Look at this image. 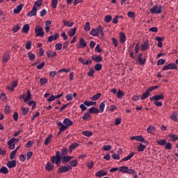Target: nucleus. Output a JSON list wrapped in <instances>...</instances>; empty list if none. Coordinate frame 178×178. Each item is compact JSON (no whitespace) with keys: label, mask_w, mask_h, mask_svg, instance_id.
<instances>
[{"label":"nucleus","mask_w":178,"mask_h":178,"mask_svg":"<svg viewBox=\"0 0 178 178\" xmlns=\"http://www.w3.org/2000/svg\"><path fill=\"white\" fill-rule=\"evenodd\" d=\"M94 73H95V71H94V69L90 68V71L88 72V76L89 77H92V76H94Z\"/></svg>","instance_id":"59"},{"label":"nucleus","mask_w":178,"mask_h":178,"mask_svg":"<svg viewBox=\"0 0 178 178\" xmlns=\"http://www.w3.org/2000/svg\"><path fill=\"white\" fill-rule=\"evenodd\" d=\"M53 136L52 134L49 135L44 140V145H49V143L52 141Z\"/></svg>","instance_id":"28"},{"label":"nucleus","mask_w":178,"mask_h":178,"mask_svg":"<svg viewBox=\"0 0 178 178\" xmlns=\"http://www.w3.org/2000/svg\"><path fill=\"white\" fill-rule=\"evenodd\" d=\"M165 62L166 60L161 58L157 61V66H162V65H165Z\"/></svg>","instance_id":"56"},{"label":"nucleus","mask_w":178,"mask_h":178,"mask_svg":"<svg viewBox=\"0 0 178 178\" xmlns=\"http://www.w3.org/2000/svg\"><path fill=\"white\" fill-rule=\"evenodd\" d=\"M120 123H122V118H116L115 119V126H119V124H120Z\"/></svg>","instance_id":"58"},{"label":"nucleus","mask_w":178,"mask_h":178,"mask_svg":"<svg viewBox=\"0 0 178 178\" xmlns=\"http://www.w3.org/2000/svg\"><path fill=\"white\" fill-rule=\"evenodd\" d=\"M16 161L15 160L8 161L7 162V166L9 169H12V168H16Z\"/></svg>","instance_id":"14"},{"label":"nucleus","mask_w":178,"mask_h":178,"mask_svg":"<svg viewBox=\"0 0 178 178\" xmlns=\"http://www.w3.org/2000/svg\"><path fill=\"white\" fill-rule=\"evenodd\" d=\"M16 154H17V152H16V150H13L10 154V159L11 161H13V159H15V156H16Z\"/></svg>","instance_id":"51"},{"label":"nucleus","mask_w":178,"mask_h":178,"mask_svg":"<svg viewBox=\"0 0 178 178\" xmlns=\"http://www.w3.org/2000/svg\"><path fill=\"white\" fill-rule=\"evenodd\" d=\"M33 145H34V142H33L32 140H29L27 142L26 147V148H31Z\"/></svg>","instance_id":"60"},{"label":"nucleus","mask_w":178,"mask_h":178,"mask_svg":"<svg viewBox=\"0 0 178 178\" xmlns=\"http://www.w3.org/2000/svg\"><path fill=\"white\" fill-rule=\"evenodd\" d=\"M131 140H135L136 141L142 143V141H144V137L143 136H132L131 137Z\"/></svg>","instance_id":"27"},{"label":"nucleus","mask_w":178,"mask_h":178,"mask_svg":"<svg viewBox=\"0 0 178 178\" xmlns=\"http://www.w3.org/2000/svg\"><path fill=\"white\" fill-rule=\"evenodd\" d=\"M62 47H63V44L62 43H56L55 45V49L56 51H60L62 49Z\"/></svg>","instance_id":"54"},{"label":"nucleus","mask_w":178,"mask_h":178,"mask_svg":"<svg viewBox=\"0 0 178 178\" xmlns=\"http://www.w3.org/2000/svg\"><path fill=\"white\" fill-rule=\"evenodd\" d=\"M126 34H124V32H120V41L121 44H124L126 42Z\"/></svg>","instance_id":"18"},{"label":"nucleus","mask_w":178,"mask_h":178,"mask_svg":"<svg viewBox=\"0 0 178 178\" xmlns=\"http://www.w3.org/2000/svg\"><path fill=\"white\" fill-rule=\"evenodd\" d=\"M77 30V28L74 27V28H72L70 30V31L68 32V35L70 37H73L76 34V31Z\"/></svg>","instance_id":"30"},{"label":"nucleus","mask_w":178,"mask_h":178,"mask_svg":"<svg viewBox=\"0 0 178 178\" xmlns=\"http://www.w3.org/2000/svg\"><path fill=\"white\" fill-rule=\"evenodd\" d=\"M104 109H105V101L102 102L99 104V112H100V113H104Z\"/></svg>","instance_id":"37"},{"label":"nucleus","mask_w":178,"mask_h":178,"mask_svg":"<svg viewBox=\"0 0 178 178\" xmlns=\"http://www.w3.org/2000/svg\"><path fill=\"white\" fill-rule=\"evenodd\" d=\"M129 170V167L122 165L119 168V171L122 172L123 173H127V170Z\"/></svg>","instance_id":"36"},{"label":"nucleus","mask_w":178,"mask_h":178,"mask_svg":"<svg viewBox=\"0 0 178 178\" xmlns=\"http://www.w3.org/2000/svg\"><path fill=\"white\" fill-rule=\"evenodd\" d=\"M67 154H69V149L67 147H63L60 149V155L62 156H67Z\"/></svg>","instance_id":"19"},{"label":"nucleus","mask_w":178,"mask_h":178,"mask_svg":"<svg viewBox=\"0 0 178 178\" xmlns=\"http://www.w3.org/2000/svg\"><path fill=\"white\" fill-rule=\"evenodd\" d=\"M102 94L101 93H97L93 97H90V99L92 101H97V99H99L101 97Z\"/></svg>","instance_id":"40"},{"label":"nucleus","mask_w":178,"mask_h":178,"mask_svg":"<svg viewBox=\"0 0 178 178\" xmlns=\"http://www.w3.org/2000/svg\"><path fill=\"white\" fill-rule=\"evenodd\" d=\"M82 135L86 136V137H92V132H91L90 131H82Z\"/></svg>","instance_id":"39"},{"label":"nucleus","mask_w":178,"mask_h":178,"mask_svg":"<svg viewBox=\"0 0 178 178\" xmlns=\"http://www.w3.org/2000/svg\"><path fill=\"white\" fill-rule=\"evenodd\" d=\"M157 144H159V145H165L166 144V140L163 139L161 140L157 141Z\"/></svg>","instance_id":"63"},{"label":"nucleus","mask_w":178,"mask_h":178,"mask_svg":"<svg viewBox=\"0 0 178 178\" xmlns=\"http://www.w3.org/2000/svg\"><path fill=\"white\" fill-rule=\"evenodd\" d=\"M138 62L140 66H144L147 62V58H143V54L140 53L137 57Z\"/></svg>","instance_id":"6"},{"label":"nucleus","mask_w":178,"mask_h":178,"mask_svg":"<svg viewBox=\"0 0 178 178\" xmlns=\"http://www.w3.org/2000/svg\"><path fill=\"white\" fill-rule=\"evenodd\" d=\"M95 176L96 177H102V176H108V172L101 170L95 173Z\"/></svg>","instance_id":"11"},{"label":"nucleus","mask_w":178,"mask_h":178,"mask_svg":"<svg viewBox=\"0 0 178 178\" xmlns=\"http://www.w3.org/2000/svg\"><path fill=\"white\" fill-rule=\"evenodd\" d=\"M67 101H72L73 99V94L70 93L66 95L65 97Z\"/></svg>","instance_id":"62"},{"label":"nucleus","mask_w":178,"mask_h":178,"mask_svg":"<svg viewBox=\"0 0 178 178\" xmlns=\"http://www.w3.org/2000/svg\"><path fill=\"white\" fill-rule=\"evenodd\" d=\"M58 38H59V33H56L54 35H51L48 38L47 42H52V41H56Z\"/></svg>","instance_id":"10"},{"label":"nucleus","mask_w":178,"mask_h":178,"mask_svg":"<svg viewBox=\"0 0 178 178\" xmlns=\"http://www.w3.org/2000/svg\"><path fill=\"white\" fill-rule=\"evenodd\" d=\"M150 13H162V5L155 4L152 8L149 9Z\"/></svg>","instance_id":"2"},{"label":"nucleus","mask_w":178,"mask_h":178,"mask_svg":"<svg viewBox=\"0 0 178 178\" xmlns=\"http://www.w3.org/2000/svg\"><path fill=\"white\" fill-rule=\"evenodd\" d=\"M168 137H170V138H172V141H173V143H175V141H177L178 140V137L177 135L175 134H170Z\"/></svg>","instance_id":"42"},{"label":"nucleus","mask_w":178,"mask_h":178,"mask_svg":"<svg viewBox=\"0 0 178 178\" xmlns=\"http://www.w3.org/2000/svg\"><path fill=\"white\" fill-rule=\"evenodd\" d=\"M47 58H55L56 56V51H53L52 50H49L47 51Z\"/></svg>","instance_id":"23"},{"label":"nucleus","mask_w":178,"mask_h":178,"mask_svg":"<svg viewBox=\"0 0 178 178\" xmlns=\"http://www.w3.org/2000/svg\"><path fill=\"white\" fill-rule=\"evenodd\" d=\"M28 56H29V60H34L35 59V54L31 53V51H29L28 53Z\"/></svg>","instance_id":"43"},{"label":"nucleus","mask_w":178,"mask_h":178,"mask_svg":"<svg viewBox=\"0 0 178 178\" xmlns=\"http://www.w3.org/2000/svg\"><path fill=\"white\" fill-rule=\"evenodd\" d=\"M177 65L175 63H170L163 67V70H177Z\"/></svg>","instance_id":"5"},{"label":"nucleus","mask_w":178,"mask_h":178,"mask_svg":"<svg viewBox=\"0 0 178 178\" xmlns=\"http://www.w3.org/2000/svg\"><path fill=\"white\" fill-rule=\"evenodd\" d=\"M50 161L51 163H56L57 166H60V163L65 165V163L70 162V160L69 159V156H62V154H60V152L59 151L56 152V155L52 156L50 158Z\"/></svg>","instance_id":"1"},{"label":"nucleus","mask_w":178,"mask_h":178,"mask_svg":"<svg viewBox=\"0 0 178 178\" xmlns=\"http://www.w3.org/2000/svg\"><path fill=\"white\" fill-rule=\"evenodd\" d=\"M51 6H52L53 9H56V8L58 6V0H52Z\"/></svg>","instance_id":"55"},{"label":"nucleus","mask_w":178,"mask_h":178,"mask_svg":"<svg viewBox=\"0 0 178 178\" xmlns=\"http://www.w3.org/2000/svg\"><path fill=\"white\" fill-rule=\"evenodd\" d=\"M127 16H128V17H131L132 19H135L136 13H134V12H133V11H129L127 13Z\"/></svg>","instance_id":"57"},{"label":"nucleus","mask_w":178,"mask_h":178,"mask_svg":"<svg viewBox=\"0 0 178 178\" xmlns=\"http://www.w3.org/2000/svg\"><path fill=\"white\" fill-rule=\"evenodd\" d=\"M146 147L147 146H145V145H143V143H140L139 145L137 147V149L138 152H143Z\"/></svg>","instance_id":"31"},{"label":"nucleus","mask_w":178,"mask_h":178,"mask_svg":"<svg viewBox=\"0 0 178 178\" xmlns=\"http://www.w3.org/2000/svg\"><path fill=\"white\" fill-rule=\"evenodd\" d=\"M149 94H150L149 92L147 89L146 92L142 95L140 99H142V100L147 99V98H148V97H149Z\"/></svg>","instance_id":"35"},{"label":"nucleus","mask_w":178,"mask_h":178,"mask_svg":"<svg viewBox=\"0 0 178 178\" xmlns=\"http://www.w3.org/2000/svg\"><path fill=\"white\" fill-rule=\"evenodd\" d=\"M79 44L81 45L80 48H86V47H87V42H86V40H84V38H81L79 39Z\"/></svg>","instance_id":"29"},{"label":"nucleus","mask_w":178,"mask_h":178,"mask_svg":"<svg viewBox=\"0 0 178 178\" xmlns=\"http://www.w3.org/2000/svg\"><path fill=\"white\" fill-rule=\"evenodd\" d=\"M78 60L81 62L82 65H88V60H84L83 58L81 57L78 59Z\"/></svg>","instance_id":"53"},{"label":"nucleus","mask_w":178,"mask_h":178,"mask_svg":"<svg viewBox=\"0 0 178 178\" xmlns=\"http://www.w3.org/2000/svg\"><path fill=\"white\" fill-rule=\"evenodd\" d=\"M37 10H38V9H37V6H33L32 10L28 13L27 16H29V17L35 16V15H37Z\"/></svg>","instance_id":"8"},{"label":"nucleus","mask_w":178,"mask_h":178,"mask_svg":"<svg viewBox=\"0 0 178 178\" xmlns=\"http://www.w3.org/2000/svg\"><path fill=\"white\" fill-rule=\"evenodd\" d=\"M88 112L91 113H99V109L95 108V106L91 107L89 110Z\"/></svg>","instance_id":"32"},{"label":"nucleus","mask_w":178,"mask_h":178,"mask_svg":"<svg viewBox=\"0 0 178 178\" xmlns=\"http://www.w3.org/2000/svg\"><path fill=\"white\" fill-rule=\"evenodd\" d=\"M165 95L163 94L156 95L149 98L150 101H161V99H164Z\"/></svg>","instance_id":"7"},{"label":"nucleus","mask_w":178,"mask_h":178,"mask_svg":"<svg viewBox=\"0 0 178 178\" xmlns=\"http://www.w3.org/2000/svg\"><path fill=\"white\" fill-rule=\"evenodd\" d=\"M90 118H91V114L90 113V111H88V113H86L82 117L83 120H88V119H90Z\"/></svg>","instance_id":"34"},{"label":"nucleus","mask_w":178,"mask_h":178,"mask_svg":"<svg viewBox=\"0 0 178 178\" xmlns=\"http://www.w3.org/2000/svg\"><path fill=\"white\" fill-rule=\"evenodd\" d=\"M54 168H55V166H54V164H52V163L51 162H48L45 165V169L46 170H48V172L54 170Z\"/></svg>","instance_id":"22"},{"label":"nucleus","mask_w":178,"mask_h":178,"mask_svg":"<svg viewBox=\"0 0 178 178\" xmlns=\"http://www.w3.org/2000/svg\"><path fill=\"white\" fill-rule=\"evenodd\" d=\"M57 126H58L59 128V131L57 134V136H60V134L62 133H63V131H65V130H67V126H65V124H63V123H62V122H57Z\"/></svg>","instance_id":"3"},{"label":"nucleus","mask_w":178,"mask_h":178,"mask_svg":"<svg viewBox=\"0 0 178 178\" xmlns=\"http://www.w3.org/2000/svg\"><path fill=\"white\" fill-rule=\"evenodd\" d=\"M134 156V152L130 153L127 157L123 158L120 162H127V161H130L131 158Z\"/></svg>","instance_id":"24"},{"label":"nucleus","mask_w":178,"mask_h":178,"mask_svg":"<svg viewBox=\"0 0 178 178\" xmlns=\"http://www.w3.org/2000/svg\"><path fill=\"white\" fill-rule=\"evenodd\" d=\"M24 6V4H21L17 6L15 9H14V13H16L17 15H19L20 12H22V10L23 9V7Z\"/></svg>","instance_id":"20"},{"label":"nucleus","mask_w":178,"mask_h":178,"mask_svg":"<svg viewBox=\"0 0 178 178\" xmlns=\"http://www.w3.org/2000/svg\"><path fill=\"white\" fill-rule=\"evenodd\" d=\"M0 173L8 175V173H9V170L6 166H3L0 168Z\"/></svg>","instance_id":"33"},{"label":"nucleus","mask_w":178,"mask_h":178,"mask_svg":"<svg viewBox=\"0 0 178 178\" xmlns=\"http://www.w3.org/2000/svg\"><path fill=\"white\" fill-rule=\"evenodd\" d=\"M67 172H68V169L65 165L60 166L58 169V173H67Z\"/></svg>","instance_id":"21"},{"label":"nucleus","mask_w":178,"mask_h":178,"mask_svg":"<svg viewBox=\"0 0 178 178\" xmlns=\"http://www.w3.org/2000/svg\"><path fill=\"white\" fill-rule=\"evenodd\" d=\"M124 96V92H123L122 90H119L117 92V97L120 99V98H123Z\"/></svg>","instance_id":"49"},{"label":"nucleus","mask_w":178,"mask_h":178,"mask_svg":"<svg viewBox=\"0 0 178 178\" xmlns=\"http://www.w3.org/2000/svg\"><path fill=\"white\" fill-rule=\"evenodd\" d=\"M26 49H28V50L31 49V41L29 40L26 42Z\"/></svg>","instance_id":"61"},{"label":"nucleus","mask_w":178,"mask_h":178,"mask_svg":"<svg viewBox=\"0 0 178 178\" xmlns=\"http://www.w3.org/2000/svg\"><path fill=\"white\" fill-rule=\"evenodd\" d=\"M40 83L41 86H45V84L48 83V80H47V78H41L40 79Z\"/></svg>","instance_id":"48"},{"label":"nucleus","mask_w":178,"mask_h":178,"mask_svg":"<svg viewBox=\"0 0 178 178\" xmlns=\"http://www.w3.org/2000/svg\"><path fill=\"white\" fill-rule=\"evenodd\" d=\"M84 105L86 106H92V105H97V102H88V101H85L83 102Z\"/></svg>","instance_id":"41"},{"label":"nucleus","mask_w":178,"mask_h":178,"mask_svg":"<svg viewBox=\"0 0 178 178\" xmlns=\"http://www.w3.org/2000/svg\"><path fill=\"white\" fill-rule=\"evenodd\" d=\"M102 69V64L101 63H97L95 65V70H97V72H99Z\"/></svg>","instance_id":"47"},{"label":"nucleus","mask_w":178,"mask_h":178,"mask_svg":"<svg viewBox=\"0 0 178 178\" xmlns=\"http://www.w3.org/2000/svg\"><path fill=\"white\" fill-rule=\"evenodd\" d=\"M78 147H79V144H77V143H73V144H72V145L70 146L69 149H68L69 153H70V154H72V152H73V150H74V149H76V148H77Z\"/></svg>","instance_id":"26"},{"label":"nucleus","mask_w":178,"mask_h":178,"mask_svg":"<svg viewBox=\"0 0 178 178\" xmlns=\"http://www.w3.org/2000/svg\"><path fill=\"white\" fill-rule=\"evenodd\" d=\"M30 99H33V97H31V92H30V90H28L26 92V97H25L24 99V102H29Z\"/></svg>","instance_id":"15"},{"label":"nucleus","mask_w":178,"mask_h":178,"mask_svg":"<svg viewBox=\"0 0 178 178\" xmlns=\"http://www.w3.org/2000/svg\"><path fill=\"white\" fill-rule=\"evenodd\" d=\"M63 123L67 126V127H70V126H73V121H71L69 118L64 119Z\"/></svg>","instance_id":"16"},{"label":"nucleus","mask_w":178,"mask_h":178,"mask_svg":"<svg viewBox=\"0 0 178 178\" xmlns=\"http://www.w3.org/2000/svg\"><path fill=\"white\" fill-rule=\"evenodd\" d=\"M64 26H67V27H73L74 26V22H67L66 20H63Z\"/></svg>","instance_id":"38"},{"label":"nucleus","mask_w":178,"mask_h":178,"mask_svg":"<svg viewBox=\"0 0 178 178\" xmlns=\"http://www.w3.org/2000/svg\"><path fill=\"white\" fill-rule=\"evenodd\" d=\"M104 22H106V23H111V22H112V15H106L104 17Z\"/></svg>","instance_id":"46"},{"label":"nucleus","mask_w":178,"mask_h":178,"mask_svg":"<svg viewBox=\"0 0 178 178\" xmlns=\"http://www.w3.org/2000/svg\"><path fill=\"white\" fill-rule=\"evenodd\" d=\"M69 163L71 166H72V168H76V166L79 165V162L77 161V160L70 161Z\"/></svg>","instance_id":"44"},{"label":"nucleus","mask_w":178,"mask_h":178,"mask_svg":"<svg viewBox=\"0 0 178 178\" xmlns=\"http://www.w3.org/2000/svg\"><path fill=\"white\" fill-rule=\"evenodd\" d=\"M35 32L36 33V37H44V35L45 33H44V31L42 29V27L38 26L35 29Z\"/></svg>","instance_id":"4"},{"label":"nucleus","mask_w":178,"mask_h":178,"mask_svg":"<svg viewBox=\"0 0 178 178\" xmlns=\"http://www.w3.org/2000/svg\"><path fill=\"white\" fill-rule=\"evenodd\" d=\"M156 130V128L154 126H150L147 127V132L149 134L152 133V131H155Z\"/></svg>","instance_id":"45"},{"label":"nucleus","mask_w":178,"mask_h":178,"mask_svg":"<svg viewBox=\"0 0 178 178\" xmlns=\"http://www.w3.org/2000/svg\"><path fill=\"white\" fill-rule=\"evenodd\" d=\"M149 48V42L148 40H145L143 44H141V51H147Z\"/></svg>","instance_id":"12"},{"label":"nucleus","mask_w":178,"mask_h":178,"mask_svg":"<svg viewBox=\"0 0 178 178\" xmlns=\"http://www.w3.org/2000/svg\"><path fill=\"white\" fill-rule=\"evenodd\" d=\"M83 29L85 31H90L91 27L90 26V23L88 22H86Z\"/></svg>","instance_id":"50"},{"label":"nucleus","mask_w":178,"mask_h":178,"mask_svg":"<svg viewBox=\"0 0 178 178\" xmlns=\"http://www.w3.org/2000/svg\"><path fill=\"white\" fill-rule=\"evenodd\" d=\"M42 5V0H38L35 2L33 6H41Z\"/></svg>","instance_id":"64"},{"label":"nucleus","mask_w":178,"mask_h":178,"mask_svg":"<svg viewBox=\"0 0 178 178\" xmlns=\"http://www.w3.org/2000/svg\"><path fill=\"white\" fill-rule=\"evenodd\" d=\"M22 31L24 34H29V31H30V25L29 24L24 25Z\"/></svg>","instance_id":"17"},{"label":"nucleus","mask_w":178,"mask_h":178,"mask_svg":"<svg viewBox=\"0 0 178 178\" xmlns=\"http://www.w3.org/2000/svg\"><path fill=\"white\" fill-rule=\"evenodd\" d=\"M92 60H95L97 63L102 62V56L101 55H95L92 56Z\"/></svg>","instance_id":"13"},{"label":"nucleus","mask_w":178,"mask_h":178,"mask_svg":"<svg viewBox=\"0 0 178 178\" xmlns=\"http://www.w3.org/2000/svg\"><path fill=\"white\" fill-rule=\"evenodd\" d=\"M158 88H159V86L156 85L154 86H151L150 88H149L147 89V90L149 92H151L154 91V90H158Z\"/></svg>","instance_id":"52"},{"label":"nucleus","mask_w":178,"mask_h":178,"mask_svg":"<svg viewBox=\"0 0 178 178\" xmlns=\"http://www.w3.org/2000/svg\"><path fill=\"white\" fill-rule=\"evenodd\" d=\"M99 26L96 29H92L90 31V35H92L93 37H98L99 35Z\"/></svg>","instance_id":"9"},{"label":"nucleus","mask_w":178,"mask_h":178,"mask_svg":"<svg viewBox=\"0 0 178 178\" xmlns=\"http://www.w3.org/2000/svg\"><path fill=\"white\" fill-rule=\"evenodd\" d=\"M10 58V56H9V53L4 54L2 58L3 63H8V60H9Z\"/></svg>","instance_id":"25"}]
</instances>
